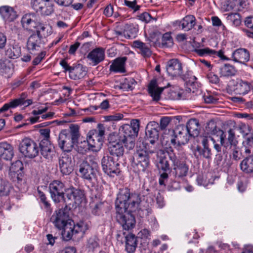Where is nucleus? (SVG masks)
Returning <instances> with one entry per match:
<instances>
[{
	"instance_id": "obj_29",
	"label": "nucleus",
	"mask_w": 253,
	"mask_h": 253,
	"mask_svg": "<svg viewBox=\"0 0 253 253\" xmlns=\"http://www.w3.org/2000/svg\"><path fill=\"white\" fill-rule=\"evenodd\" d=\"M164 88L158 86L156 80H152L148 85V92L155 101H158L160 99V95Z\"/></svg>"
},
{
	"instance_id": "obj_43",
	"label": "nucleus",
	"mask_w": 253,
	"mask_h": 253,
	"mask_svg": "<svg viewBox=\"0 0 253 253\" xmlns=\"http://www.w3.org/2000/svg\"><path fill=\"white\" fill-rule=\"evenodd\" d=\"M137 82L131 77L125 78L120 84V88L124 91L133 89Z\"/></svg>"
},
{
	"instance_id": "obj_47",
	"label": "nucleus",
	"mask_w": 253,
	"mask_h": 253,
	"mask_svg": "<svg viewBox=\"0 0 253 253\" xmlns=\"http://www.w3.org/2000/svg\"><path fill=\"white\" fill-rule=\"evenodd\" d=\"M227 19L230 20L234 25L238 26L241 23V17L239 14L237 13H232L228 14Z\"/></svg>"
},
{
	"instance_id": "obj_58",
	"label": "nucleus",
	"mask_w": 253,
	"mask_h": 253,
	"mask_svg": "<svg viewBox=\"0 0 253 253\" xmlns=\"http://www.w3.org/2000/svg\"><path fill=\"white\" fill-rule=\"evenodd\" d=\"M40 132L41 136L43 137L41 142H42L44 140L50 141L49 140L50 136V130L48 128L41 129L40 130Z\"/></svg>"
},
{
	"instance_id": "obj_13",
	"label": "nucleus",
	"mask_w": 253,
	"mask_h": 253,
	"mask_svg": "<svg viewBox=\"0 0 253 253\" xmlns=\"http://www.w3.org/2000/svg\"><path fill=\"white\" fill-rule=\"evenodd\" d=\"M190 137L185 126H179L174 131V136L170 139V142L176 148L188 143Z\"/></svg>"
},
{
	"instance_id": "obj_4",
	"label": "nucleus",
	"mask_w": 253,
	"mask_h": 253,
	"mask_svg": "<svg viewBox=\"0 0 253 253\" xmlns=\"http://www.w3.org/2000/svg\"><path fill=\"white\" fill-rule=\"evenodd\" d=\"M221 145L226 149V150L229 151L230 156L232 159L235 161H238L241 159V153L239 151V148L238 146V141L235 138V132L234 129L230 128L227 131L228 137L225 138V136L221 132Z\"/></svg>"
},
{
	"instance_id": "obj_33",
	"label": "nucleus",
	"mask_w": 253,
	"mask_h": 253,
	"mask_svg": "<svg viewBox=\"0 0 253 253\" xmlns=\"http://www.w3.org/2000/svg\"><path fill=\"white\" fill-rule=\"evenodd\" d=\"M251 89V84L242 80H238L235 85L234 91L237 94L244 95L248 93Z\"/></svg>"
},
{
	"instance_id": "obj_41",
	"label": "nucleus",
	"mask_w": 253,
	"mask_h": 253,
	"mask_svg": "<svg viewBox=\"0 0 253 253\" xmlns=\"http://www.w3.org/2000/svg\"><path fill=\"white\" fill-rule=\"evenodd\" d=\"M21 54V47L18 45L9 46L5 51V54L9 58L16 59Z\"/></svg>"
},
{
	"instance_id": "obj_60",
	"label": "nucleus",
	"mask_w": 253,
	"mask_h": 253,
	"mask_svg": "<svg viewBox=\"0 0 253 253\" xmlns=\"http://www.w3.org/2000/svg\"><path fill=\"white\" fill-rule=\"evenodd\" d=\"M124 116L122 114H116L113 115L107 116L105 117V120L107 121H117L123 119Z\"/></svg>"
},
{
	"instance_id": "obj_49",
	"label": "nucleus",
	"mask_w": 253,
	"mask_h": 253,
	"mask_svg": "<svg viewBox=\"0 0 253 253\" xmlns=\"http://www.w3.org/2000/svg\"><path fill=\"white\" fill-rule=\"evenodd\" d=\"M162 44L166 47H170L173 44L172 38L171 35L166 33L164 34L162 38Z\"/></svg>"
},
{
	"instance_id": "obj_50",
	"label": "nucleus",
	"mask_w": 253,
	"mask_h": 253,
	"mask_svg": "<svg viewBox=\"0 0 253 253\" xmlns=\"http://www.w3.org/2000/svg\"><path fill=\"white\" fill-rule=\"evenodd\" d=\"M23 169L22 163L20 161H16L15 163L12 164L10 170L11 172H13L14 174L17 173L22 170Z\"/></svg>"
},
{
	"instance_id": "obj_8",
	"label": "nucleus",
	"mask_w": 253,
	"mask_h": 253,
	"mask_svg": "<svg viewBox=\"0 0 253 253\" xmlns=\"http://www.w3.org/2000/svg\"><path fill=\"white\" fill-rule=\"evenodd\" d=\"M48 188L51 198L55 203L67 202L65 198L66 187L62 181L58 180H53L49 184Z\"/></svg>"
},
{
	"instance_id": "obj_10",
	"label": "nucleus",
	"mask_w": 253,
	"mask_h": 253,
	"mask_svg": "<svg viewBox=\"0 0 253 253\" xmlns=\"http://www.w3.org/2000/svg\"><path fill=\"white\" fill-rule=\"evenodd\" d=\"M19 150L25 157L33 158L38 156L39 152L37 143L32 139L25 138L19 145Z\"/></svg>"
},
{
	"instance_id": "obj_64",
	"label": "nucleus",
	"mask_w": 253,
	"mask_h": 253,
	"mask_svg": "<svg viewBox=\"0 0 253 253\" xmlns=\"http://www.w3.org/2000/svg\"><path fill=\"white\" fill-rule=\"evenodd\" d=\"M211 21L213 26H222L223 29L225 28V26L222 25L220 19L217 16H212L211 17Z\"/></svg>"
},
{
	"instance_id": "obj_26",
	"label": "nucleus",
	"mask_w": 253,
	"mask_h": 253,
	"mask_svg": "<svg viewBox=\"0 0 253 253\" xmlns=\"http://www.w3.org/2000/svg\"><path fill=\"white\" fill-rule=\"evenodd\" d=\"M35 19L36 15L34 13L24 14L21 20V25L23 29L28 31H33L36 27Z\"/></svg>"
},
{
	"instance_id": "obj_15",
	"label": "nucleus",
	"mask_w": 253,
	"mask_h": 253,
	"mask_svg": "<svg viewBox=\"0 0 253 253\" xmlns=\"http://www.w3.org/2000/svg\"><path fill=\"white\" fill-rule=\"evenodd\" d=\"M105 58V50L102 47H96L90 51L86 59L90 66H95L103 62Z\"/></svg>"
},
{
	"instance_id": "obj_24",
	"label": "nucleus",
	"mask_w": 253,
	"mask_h": 253,
	"mask_svg": "<svg viewBox=\"0 0 253 253\" xmlns=\"http://www.w3.org/2000/svg\"><path fill=\"white\" fill-rule=\"evenodd\" d=\"M126 60L127 57L126 56L117 58L110 66V71L115 73H125L126 72L125 66Z\"/></svg>"
},
{
	"instance_id": "obj_17",
	"label": "nucleus",
	"mask_w": 253,
	"mask_h": 253,
	"mask_svg": "<svg viewBox=\"0 0 253 253\" xmlns=\"http://www.w3.org/2000/svg\"><path fill=\"white\" fill-rule=\"evenodd\" d=\"M159 124L155 121L149 122L145 129V135L146 139L152 144H155L158 141L159 134Z\"/></svg>"
},
{
	"instance_id": "obj_32",
	"label": "nucleus",
	"mask_w": 253,
	"mask_h": 253,
	"mask_svg": "<svg viewBox=\"0 0 253 253\" xmlns=\"http://www.w3.org/2000/svg\"><path fill=\"white\" fill-rule=\"evenodd\" d=\"M186 128L188 133L190 136L196 137L199 133V124L196 119H191L187 123Z\"/></svg>"
},
{
	"instance_id": "obj_23",
	"label": "nucleus",
	"mask_w": 253,
	"mask_h": 253,
	"mask_svg": "<svg viewBox=\"0 0 253 253\" xmlns=\"http://www.w3.org/2000/svg\"><path fill=\"white\" fill-rule=\"evenodd\" d=\"M231 57L235 62L245 64L250 60V53L247 49L240 48L234 51Z\"/></svg>"
},
{
	"instance_id": "obj_62",
	"label": "nucleus",
	"mask_w": 253,
	"mask_h": 253,
	"mask_svg": "<svg viewBox=\"0 0 253 253\" xmlns=\"http://www.w3.org/2000/svg\"><path fill=\"white\" fill-rule=\"evenodd\" d=\"M207 78L209 81V82L212 84H217L218 83L219 81V79L218 77L215 75L214 74L212 73H210L208 74Z\"/></svg>"
},
{
	"instance_id": "obj_44",
	"label": "nucleus",
	"mask_w": 253,
	"mask_h": 253,
	"mask_svg": "<svg viewBox=\"0 0 253 253\" xmlns=\"http://www.w3.org/2000/svg\"><path fill=\"white\" fill-rule=\"evenodd\" d=\"M157 167L159 169L163 171H167L170 169L168 159L165 156H161L158 157Z\"/></svg>"
},
{
	"instance_id": "obj_27",
	"label": "nucleus",
	"mask_w": 253,
	"mask_h": 253,
	"mask_svg": "<svg viewBox=\"0 0 253 253\" xmlns=\"http://www.w3.org/2000/svg\"><path fill=\"white\" fill-rule=\"evenodd\" d=\"M14 156L13 146L7 142H0V158L10 161Z\"/></svg>"
},
{
	"instance_id": "obj_46",
	"label": "nucleus",
	"mask_w": 253,
	"mask_h": 253,
	"mask_svg": "<svg viewBox=\"0 0 253 253\" xmlns=\"http://www.w3.org/2000/svg\"><path fill=\"white\" fill-rule=\"evenodd\" d=\"M82 163L87 164L90 167L97 170L98 167L97 159L93 156H87Z\"/></svg>"
},
{
	"instance_id": "obj_6",
	"label": "nucleus",
	"mask_w": 253,
	"mask_h": 253,
	"mask_svg": "<svg viewBox=\"0 0 253 253\" xmlns=\"http://www.w3.org/2000/svg\"><path fill=\"white\" fill-rule=\"evenodd\" d=\"M150 165L148 152L144 150H138L134 154L132 163L133 170L139 174L147 170Z\"/></svg>"
},
{
	"instance_id": "obj_34",
	"label": "nucleus",
	"mask_w": 253,
	"mask_h": 253,
	"mask_svg": "<svg viewBox=\"0 0 253 253\" xmlns=\"http://www.w3.org/2000/svg\"><path fill=\"white\" fill-rule=\"evenodd\" d=\"M137 241L134 235L129 234L126 236V250L128 253H133L136 248Z\"/></svg>"
},
{
	"instance_id": "obj_52",
	"label": "nucleus",
	"mask_w": 253,
	"mask_h": 253,
	"mask_svg": "<svg viewBox=\"0 0 253 253\" xmlns=\"http://www.w3.org/2000/svg\"><path fill=\"white\" fill-rule=\"evenodd\" d=\"M171 121V119L169 117H164L162 118L160 120L159 127H160L161 130L166 129Z\"/></svg>"
},
{
	"instance_id": "obj_18",
	"label": "nucleus",
	"mask_w": 253,
	"mask_h": 253,
	"mask_svg": "<svg viewBox=\"0 0 253 253\" xmlns=\"http://www.w3.org/2000/svg\"><path fill=\"white\" fill-rule=\"evenodd\" d=\"M59 166L63 174L68 175L73 170L74 164L71 155L64 153L59 159Z\"/></svg>"
},
{
	"instance_id": "obj_59",
	"label": "nucleus",
	"mask_w": 253,
	"mask_h": 253,
	"mask_svg": "<svg viewBox=\"0 0 253 253\" xmlns=\"http://www.w3.org/2000/svg\"><path fill=\"white\" fill-rule=\"evenodd\" d=\"M125 3L126 5L128 6L129 8L133 9L134 12H135L139 9L140 6L136 4V0L131 1L125 0Z\"/></svg>"
},
{
	"instance_id": "obj_51",
	"label": "nucleus",
	"mask_w": 253,
	"mask_h": 253,
	"mask_svg": "<svg viewBox=\"0 0 253 253\" xmlns=\"http://www.w3.org/2000/svg\"><path fill=\"white\" fill-rule=\"evenodd\" d=\"M194 51L200 56L205 55L211 56V54L214 53V50L211 49L208 47L202 49H195Z\"/></svg>"
},
{
	"instance_id": "obj_63",
	"label": "nucleus",
	"mask_w": 253,
	"mask_h": 253,
	"mask_svg": "<svg viewBox=\"0 0 253 253\" xmlns=\"http://www.w3.org/2000/svg\"><path fill=\"white\" fill-rule=\"evenodd\" d=\"M98 247V243L95 239L90 238L88 241V248L89 250L93 251Z\"/></svg>"
},
{
	"instance_id": "obj_57",
	"label": "nucleus",
	"mask_w": 253,
	"mask_h": 253,
	"mask_svg": "<svg viewBox=\"0 0 253 253\" xmlns=\"http://www.w3.org/2000/svg\"><path fill=\"white\" fill-rule=\"evenodd\" d=\"M103 204L102 202H99L96 204L92 210V212L94 215H99L103 209Z\"/></svg>"
},
{
	"instance_id": "obj_53",
	"label": "nucleus",
	"mask_w": 253,
	"mask_h": 253,
	"mask_svg": "<svg viewBox=\"0 0 253 253\" xmlns=\"http://www.w3.org/2000/svg\"><path fill=\"white\" fill-rule=\"evenodd\" d=\"M202 97L205 102L207 104H214L218 101V99L216 97L209 93H207V94H204Z\"/></svg>"
},
{
	"instance_id": "obj_36",
	"label": "nucleus",
	"mask_w": 253,
	"mask_h": 253,
	"mask_svg": "<svg viewBox=\"0 0 253 253\" xmlns=\"http://www.w3.org/2000/svg\"><path fill=\"white\" fill-rule=\"evenodd\" d=\"M241 169L246 173L253 172V155L245 158L240 163Z\"/></svg>"
},
{
	"instance_id": "obj_56",
	"label": "nucleus",
	"mask_w": 253,
	"mask_h": 253,
	"mask_svg": "<svg viewBox=\"0 0 253 253\" xmlns=\"http://www.w3.org/2000/svg\"><path fill=\"white\" fill-rule=\"evenodd\" d=\"M46 55V51H42L41 52L38 56L35 57L32 61V64L33 65H37L39 64L42 61L44 58L45 56Z\"/></svg>"
},
{
	"instance_id": "obj_30",
	"label": "nucleus",
	"mask_w": 253,
	"mask_h": 253,
	"mask_svg": "<svg viewBox=\"0 0 253 253\" xmlns=\"http://www.w3.org/2000/svg\"><path fill=\"white\" fill-rule=\"evenodd\" d=\"M40 147L42 155L46 159L51 160L54 153V147L50 142L46 140L40 142Z\"/></svg>"
},
{
	"instance_id": "obj_22",
	"label": "nucleus",
	"mask_w": 253,
	"mask_h": 253,
	"mask_svg": "<svg viewBox=\"0 0 253 253\" xmlns=\"http://www.w3.org/2000/svg\"><path fill=\"white\" fill-rule=\"evenodd\" d=\"M88 229V226L86 222L80 221L75 224L72 220V222L71 223L70 237L69 238L64 237V239L66 240H69L73 236H76L77 234H81V236H82Z\"/></svg>"
},
{
	"instance_id": "obj_5",
	"label": "nucleus",
	"mask_w": 253,
	"mask_h": 253,
	"mask_svg": "<svg viewBox=\"0 0 253 253\" xmlns=\"http://www.w3.org/2000/svg\"><path fill=\"white\" fill-rule=\"evenodd\" d=\"M97 128L89 130L86 137L88 150L94 152L101 150L105 134V128L102 124H98Z\"/></svg>"
},
{
	"instance_id": "obj_9",
	"label": "nucleus",
	"mask_w": 253,
	"mask_h": 253,
	"mask_svg": "<svg viewBox=\"0 0 253 253\" xmlns=\"http://www.w3.org/2000/svg\"><path fill=\"white\" fill-rule=\"evenodd\" d=\"M60 65L65 70V71L69 72V77L72 80H80L86 75V67L81 64L70 66L66 60L63 59L60 61Z\"/></svg>"
},
{
	"instance_id": "obj_61",
	"label": "nucleus",
	"mask_w": 253,
	"mask_h": 253,
	"mask_svg": "<svg viewBox=\"0 0 253 253\" xmlns=\"http://www.w3.org/2000/svg\"><path fill=\"white\" fill-rule=\"evenodd\" d=\"M150 236V232L149 230L145 228L141 230L138 233V237L141 239H148Z\"/></svg>"
},
{
	"instance_id": "obj_2",
	"label": "nucleus",
	"mask_w": 253,
	"mask_h": 253,
	"mask_svg": "<svg viewBox=\"0 0 253 253\" xmlns=\"http://www.w3.org/2000/svg\"><path fill=\"white\" fill-rule=\"evenodd\" d=\"M139 126L138 120H132L130 125L126 124L121 127L120 134H111L108 138V150L110 154L120 158L124 154V147L128 150L133 149Z\"/></svg>"
},
{
	"instance_id": "obj_28",
	"label": "nucleus",
	"mask_w": 253,
	"mask_h": 253,
	"mask_svg": "<svg viewBox=\"0 0 253 253\" xmlns=\"http://www.w3.org/2000/svg\"><path fill=\"white\" fill-rule=\"evenodd\" d=\"M66 196L67 200L71 201L68 203L69 205L74 204L78 205L81 203L84 195L80 190L72 188L68 190Z\"/></svg>"
},
{
	"instance_id": "obj_21",
	"label": "nucleus",
	"mask_w": 253,
	"mask_h": 253,
	"mask_svg": "<svg viewBox=\"0 0 253 253\" xmlns=\"http://www.w3.org/2000/svg\"><path fill=\"white\" fill-rule=\"evenodd\" d=\"M167 71L171 77H177L181 75L182 67L180 61L176 59L169 60L167 65Z\"/></svg>"
},
{
	"instance_id": "obj_38",
	"label": "nucleus",
	"mask_w": 253,
	"mask_h": 253,
	"mask_svg": "<svg viewBox=\"0 0 253 253\" xmlns=\"http://www.w3.org/2000/svg\"><path fill=\"white\" fill-rule=\"evenodd\" d=\"M206 130L207 133L209 134L216 135L217 136H219L220 143L221 133H220L219 132H222L223 134L225 136V138H226L227 134H226V133L224 132L222 130L217 129L216 125L213 122H210L209 124H208L207 126L206 127Z\"/></svg>"
},
{
	"instance_id": "obj_25",
	"label": "nucleus",
	"mask_w": 253,
	"mask_h": 253,
	"mask_svg": "<svg viewBox=\"0 0 253 253\" xmlns=\"http://www.w3.org/2000/svg\"><path fill=\"white\" fill-rule=\"evenodd\" d=\"M0 14L6 22H12L18 17L17 12L14 9L7 5L0 7Z\"/></svg>"
},
{
	"instance_id": "obj_39",
	"label": "nucleus",
	"mask_w": 253,
	"mask_h": 253,
	"mask_svg": "<svg viewBox=\"0 0 253 253\" xmlns=\"http://www.w3.org/2000/svg\"><path fill=\"white\" fill-rule=\"evenodd\" d=\"M38 196L42 207L47 212L50 213L52 211L51 205L45 194L39 189H38Z\"/></svg>"
},
{
	"instance_id": "obj_48",
	"label": "nucleus",
	"mask_w": 253,
	"mask_h": 253,
	"mask_svg": "<svg viewBox=\"0 0 253 253\" xmlns=\"http://www.w3.org/2000/svg\"><path fill=\"white\" fill-rule=\"evenodd\" d=\"M9 61L6 59H0V73L1 74H7L10 70Z\"/></svg>"
},
{
	"instance_id": "obj_55",
	"label": "nucleus",
	"mask_w": 253,
	"mask_h": 253,
	"mask_svg": "<svg viewBox=\"0 0 253 253\" xmlns=\"http://www.w3.org/2000/svg\"><path fill=\"white\" fill-rule=\"evenodd\" d=\"M45 0H32L31 6L37 12H39L40 8L42 7Z\"/></svg>"
},
{
	"instance_id": "obj_42",
	"label": "nucleus",
	"mask_w": 253,
	"mask_h": 253,
	"mask_svg": "<svg viewBox=\"0 0 253 253\" xmlns=\"http://www.w3.org/2000/svg\"><path fill=\"white\" fill-rule=\"evenodd\" d=\"M36 27H37V30L35 34L39 36V37H42L46 39V37L51 33V27L47 25L40 23L38 26L36 25Z\"/></svg>"
},
{
	"instance_id": "obj_37",
	"label": "nucleus",
	"mask_w": 253,
	"mask_h": 253,
	"mask_svg": "<svg viewBox=\"0 0 253 253\" xmlns=\"http://www.w3.org/2000/svg\"><path fill=\"white\" fill-rule=\"evenodd\" d=\"M236 70L234 66L229 64H225L219 68V74L220 77H229L234 76Z\"/></svg>"
},
{
	"instance_id": "obj_11",
	"label": "nucleus",
	"mask_w": 253,
	"mask_h": 253,
	"mask_svg": "<svg viewBox=\"0 0 253 253\" xmlns=\"http://www.w3.org/2000/svg\"><path fill=\"white\" fill-rule=\"evenodd\" d=\"M27 92H22L19 96L16 98L11 99L9 102L5 103L0 108V113L5 112L10 109H14L18 106H24L28 107L33 103L32 99H27Z\"/></svg>"
},
{
	"instance_id": "obj_7",
	"label": "nucleus",
	"mask_w": 253,
	"mask_h": 253,
	"mask_svg": "<svg viewBox=\"0 0 253 253\" xmlns=\"http://www.w3.org/2000/svg\"><path fill=\"white\" fill-rule=\"evenodd\" d=\"M169 159L171 161L173 166L172 174L175 177H182L186 176L189 168L183 162H181L174 153L173 150L170 148L167 151Z\"/></svg>"
},
{
	"instance_id": "obj_1",
	"label": "nucleus",
	"mask_w": 253,
	"mask_h": 253,
	"mask_svg": "<svg viewBox=\"0 0 253 253\" xmlns=\"http://www.w3.org/2000/svg\"><path fill=\"white\" fill-rule=\"evenodd\" d=\"M140 201L138 194L131 193L128 188L120 190L115 202L116 218L124 229L128 231L135 226V218L129 212L135 211Z\"/></svg>"
},
{
	"instance_id": "obj_31",
	"label": "nucleus",
	"mask_w": 253,
	"mask_h": 253,
	"mask_svg": "<svg viewBox=\"0 0 253 253\" xmlns=\"http://www.w3.org/2000/svg\"><path fill=\"white\" fill-rule=\"evenodd\" d=\"M132 46L139 50V53L144 58L150 57L152 55V51L149 46L140 41H134Z\"/></svg>"
},
{
	"instance_id": "obj_20",
	"label": "nucleus",
	"mask_w": 253,
	"mask_h": 253,
	"mask_svg": "<svg viewBox=\"0 0 253 253\" xmlns=\"http://www.w3.org/2000/svg\"><path fill=\"white\" fill-rule=\"evenodd\" d=\"M79 175L82 178L89 181L96 178L97 170L89 166L87 164L81 163L79 166Z\"/></svg>"
},
{
	"instance_id": "obj_54",
	"label": "nucleus",
	"mask_w": 253,
	"mask_h": 253,
	"mask_svg": "<svg viewBox=\"0 0 253 253\" xmlns=\"http://www.w3.org/2000/svg\"><path fill=\"white\" fill-rule=\"evenodd\" d=\"M13 181L15 182V185L20 191H22L24 189L26 186L25 180H23L19 176V174L17 173V176L13 180Z\"/></svg>"
},
{
	"instance_id": "obj_3",
	"label": "nucleus",
	"mask_w": 253,
	"mask_h": 253,
	"mask_svg": "<svg viewBox=\"0 0 253 253\" xmlns=\"http://www.w3.org/2000/svg\"><path fill=\"white\" fill-rule=\"evenodd\" d=\"M50 221L56 228L62 230V235L63 238L70 237V232L71 231L70 229L72 220L70 218L67 205L64 209L56 211L51 216Z\"/></svg>"
},
{
	"instance_id": "obj_12",
	"label": "nucleus",
	"mask_w": 253,
	"mask_h": 253,
	"mask_svg": "<svg viewBox=\"0 0 253 253\" xmlns=\"http://www.w3.org/2000/svg\"><path fill=\"white\" fill-rule=\"evenodd\" d=\"M101 165L104 172L111 177H115L120 172V164L111 156H104L101 160Z\"/></svg>"
},
{
	"instance_id": "obj_19",
	"label": "nucleus",
	"mask_w": 253,
	"mask_h": 253,
	"mask_svg": "<svg viewBox=\"0 0 253 253\" xmlns=\"http://www.w3.org/2000/svg\"><path fill=\"white\" fill-rule=\"evenodd\" d=\"M196 24V18L192 15L185 16L181 20H176L173 22V26L177 29L188 31L192 29Z\"/></svg>"
},
{
	"instance_id": "obj_14",
	"label": "nucleus",
	"mask_w": 253,
	"mask_h": 253,
	"mask_svg": "<svg viewBox=\"0 0 253 253\" xmlns=\"http://www.w3.org/2000/svg\"><path fill=\"white\" fill-rule=\"evenodd\" d=\"M46 42V40L42 37L33 34L28 39L27 42V48L31 54H36L43 47Z\"/></svg>"
},
{
	"instance_id": "obj_35",
	"label": "nucleus",
	"mask_w": 253,
	"mask_h": 253,
	"mask_svg": "<svg viewBox=\"0 0 253 253\" xmlns=\"http://www.w3.org/2000/svg\"><path fill=\"white\" fill-rule=\"evenodd\" d=\"M193 154L197 159H201L202 158L209 159L211 155V151L209 147L202 148L199 146H197L194 148Z\"/></svg>"
},
{
	"instance_id": "obj_45",
	"label": "nucleus",
	"mask_w": 253,
	"mask_h": 253,
	"mask_svg": "<svg viewBox=\"0 0 253 253\" xmlns=\"http://www.w3.org/2000/svg\"><path fill=\"white\" fill-rule=\"evenodd\" d=\"M54 11L53 5L49 0H45L42 7L40 8L39 12L44 15H49Z\"/></svg>"
},
{
	"instance_id": "obj_40",
	"label": "nucleus",
	"mask_w": 253,
	"mask_h": 253,
	"mask_svg": "<svg viewBox=\"0 0 253 253\" xmlns=\"http://www.w3.org/2000/svg\"><path fill=\"white\" fill-rule=\"evenodd\" d=\"M13 191L11 185L6 180L0 179V196H6Z\"/></svg>"
},
{
	"instance_id": "obj_16",
	"label": "nucleus",
	"mask_w": 253,
	"mask_h": 253,
	"mask_svg": "<svg viewBox=\"0 0 253 253\" xmlns=\"http://www.w3.org/2000/svg\"><path fill=\"white\" fill-rule=\"evenodd\" d=\"M59 147L65 152H70L75 144L70 139L68 130H62L59 134L58 139Z\"/></svg>"
}]
</instances>
